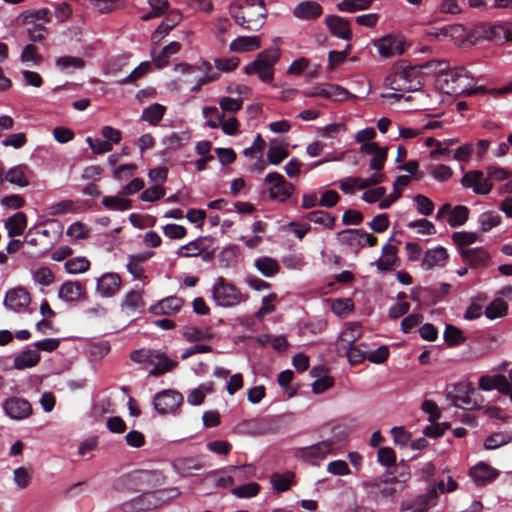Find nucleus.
Listing matches in <instances>:
<instances>
[{
  "instance_id": "38",
  "label": "nucleus",
  "mask_w": 512,
  "mask_h": 512,
  "mask_svg": "<svg viewBox=\"0 0 512 512\" xmlns=\"http://www.w3.org/2000/svg\"><path fill=\"white\" fill-rule=\"evenodd\" d=\"M255 267L265 277H273L280 271L278 261L268 256L257 258Z\"/></svg>"
},
{
  "instance_id": "58",
  "label": "nucleus",
  "mask_w": 512,
  "mask_h": 512,
  "mask_svg": "<svg viewBox=\"0 0 512 512\" xmlns=\"http://www.w3.org/2000/svg\"><path fill=\"white\" fill-rule=\"evenodd\" d=\"M219 106L223 113H236L242 109V98L223 97L219 100Z\"/></svg>"
},
{
  "instance_id": "2",
  "label": "nucleus",
  "mask_w": 512,
  "mask_h": 512,
  "mask_svg": "<svg viewBox=\"0 0 512 512\" xmlns=\"http://www.w3.org/2000/svg\"><path fill=\"white\" fill-rule=\"evenodd\" d=\"M175 70L180 73L178 84L188 86L191 92H198L203 85L219 78V74L213 72L212 65L207 61L196 66L180 63L176 65ZM170 85L178 89L177 82L174 81Z\"/></svg>"
},
{
  "instance_id": "32",
  "label": "nucleus",
  "mask_w": 512,
  "mask_h": 512,
  "mask_svg": "<svg viewBox=\"0 0 512 512\" xmlns=\"http://www.w3.org/2000/svg\"><path fill=\"white\" fill-rule=\"evenodd\" d=\"M473 391L474 389L470 387V384L458 383L454 387V392H449L447 394V397L455 406L471 405L472 400L470 398V392Z\"/></svg>"
},
{
  "instance_id": "23",
  "label": "nucleus",
  "mask_w": 512,
  "mask_h": 512,
  "mask_svg": "<svg viewBox=\"0 0 512 512\" xmlns=\"http://www.w3.org/2000/svg\"><path fill=\"white\" fill-rule=\"evenodd\" d=\"M121 282L117 273H105L98 278L96 290L102 297H112L120 289Z\"/></svg>"
},
{
  "instance_id": "36",
  "label": "nucleus",
  "mask_w": 512,
  "mask_h": 512,
  "mask_svg": "<svg viewBox=\"0 0 512 512\" xmlns=\"http://www.w3.org/2000/svg\"><path fill=\"white\" fill-rule=\"evenodd\" d=\"M55 66L62 72L81 70L85 67V61L80 57L64 55L55 60Z\"/></svg>"
},
{
  "instance_id": "27",
  "label": "nucleus",
  "mask_w": 512,
  "mask_h": 512,
  "mask_svg": "<svg viewBox=\"0 0 512 512\" xmlns=\"http://www.w3.org/2000/svg\"><path fill=\"white\" fill-rule=\"evenodd\" d=\"M479 388L485 391L497 389L502 394L511 392V384L504 375H484L479 379Z\"/></svg>"
},
{
  "instance_id": "46",
  "label": "nucleus",
  "mask_w": 512,
  "mask_h": 512,
  "mask_svg": "<svg viewBox=\"0 0 512 512\" xmlns=\"http://www.w3.org/2000/svg\"><path fill=\"white\" fill-rule=\"evenodd\" d=\"M91 228L82 222L72 223L66 231V235L70 237L72 241L84 240L89 238Z\"/></svg>"
},
{
  "instance_id": "35",
  "label": "nucleus",
  "mask_w": 512,
  "mask_h": 512,
  "mask_svg": "<svg viewBox=\"0 0 512 512\" xmlns=\"http://www.w3.org/2000/svg\"><path fill=\"white\" fill-rule=\"evenodd\" d=\"M470 475L478 485H482L496 477L493 468L485 463H479L470 469Z\"/></svg>"
},
{
  "instance_id": "64",
  "label": "nucleus",
  "mask_w": 512,
  "mask_h": 512,
  "mask_svg": "<svg viewBox=\"0 0 512 512\" xmlns=\"http://www.w3.org/2000/svg\"><path fill=\"white\" fill-rule=\"evenodd\" d=\"M444 338L448 345L454 346L463 343L465 338L462 331L453 325H447L444 331Z\"/></svg>"
},
{
  "instance_id": "15",
  "label": "nucleus",
  "mask_w": 512,
  "mask_h": 512,
  "mask_svg": "<svg viewBox=\"0 0 512 512\" xmlns=\"http://www.w3.org/2000/svg\"><path fill=\"white\" fill-rule=\"evenodd\" d=\"M3 409L10 418L15 420L28 418L32 414L31 404L19 397L8 398L3 404Z\"/></svg>"
},
{
  "instance_id": "19",
  "label": "nucleus",
  "mask_w": 512,
  "mask_h": 512,
  "mask_svg": "<svg viewBox=\"0 0 512 512\" xmlns=\"http://www.w3.org/2000/svg\"><path fill=\"white\" fill-rule=\"evenodd\" d=\"M33 171L26 164H18L7 170L5 180L12 185L25 188L30 185Z\"/></svg>"
},
{
  "instance_id": "30",
  "label": "nucleus",
  "mask_w": 512,
  "mask_h": 512,
  "mask_svg": "<svg viewBox=\"0 0 512 512\" xmlns=\"http://www.w3.org/2000/svg\"><path fill=\"white\" fill-rule=\"evenodd\" d=\"M270 483L274 492H286L296 484L295 473L290 470L283 473L274 472L270 476Z\"/></svg>"
},
{
  "instance_id": "48",
  "label": "nucleus",
  "mask_w": 512,
  "mask_h": 512,
  "mask_svg": "<svg viewBox=\"0 0 512 512\" xmlns=\"http://www.w3.org/2000/svg\"><path fill=\"white\" fill-rule=\"evenodd\" d=\"M260 485L256 482H249L247 484L232 488L231 493L237 498H252L259 494Z\"/></svg>"
},
{
  "instance_id": "31",
  "label": "nucleus",
  "mask_w": 512,
  "mask_h": 512,
  "mask_svg": "<svg viewBox=\"0 0 512 512\" xmlns=\"http://www.w3.org/2000/svg\"><path fill=\"white\" fill-rule=\"evenodd\" d=\"M437 497L436 489H430L426 494L420 495L412 501L403 502L401 509L410 512H427L429 502Z\"/></svg>"
},
{
  "instance_id": "26",
  "label": "nucleus",
  "mask_w": 512,
  "mask_h": 512,
  "mask_svg": "<svg viewBox=\"0 0 512 512\" xmlns=\"http://www.w3.org/2000/svg\"><path fill=\"white\" fill-rule=\"evenodd\" d=\"M325 23L330 30L331 34L337 38L350 40L352 38V31L349 22L337 15L326 17Z\"/></svg>"
},
{
  "instance_id": "56",
  "label": "nucleus",
  "mask_w": 512,
  "mask_h": 512,
  "mask_svg": "<svg viewBox=\"0 0 512 512\" xmlns=\"http://www.w3.org/2000/svg\"><path fill=\"white\" fill-rule=\"evenodd\" d=\"M388 148L383 147L378 152L374 153L369 161V167L373 170V173L383 174L382 169L387 160Z\"/></svg>"
},
{
  "instance_id": "54",
  "label": "nucleus",
  "mask_w": 512,
  "mask_h": 512,
  "mask_svg": "<svg viewBox=\"0 0 512 512\" xmlns=\"http://www.w3.org/2000/svg\"><path fill=\"white\" fill-rule=\"evenodd\" d=\"M325 84V98L326 99H332L334 101H343L347 99L350 96V93L343 87L336 85V84H330V83H324Z\"/></svg>"
},
{
  "instance_id": "63",
  "label": "nucleus",
  "mask_w": 512,
  "mask_h": 512,
  "mask_svg": "<svg viewBox=\"0 0 512 512\" xmlns=\"http://www.w3.org/2000/svg\"><path fill=\"white\" fill-rule=\"evenodd\" d=\"M20 60L23 63L32 62L35 65H38L42 60V56L38 53L36 46L33 44H27L21 52Z\"/></svg>"
},
{
  "instance_id": "47",
  "label": "nucleus",
  "mask_w": 512,
  "mask_h": 512,
  "mask_svg": "<svg viewBox=\"0 0 512 512\" xmlns=\"http://www.w3.org/2000/svg\"><path fill=\"white\" fill-rule=\"evenodd\" d=\"M105 208L115 211H125L131 207V201L120 196H106L102 199Z\"/></svg>"
},
{
  "instance_id": "8",
  "label": "nucleus",
  "mask_w": 512,
  "mask_h": 512,
  "mask_svg": "<svg viewBox=\"0 0 512 512\" xmlns=\"http://www.w3.org/2000/svg\"><path fill=\"white\" fill-rule=\"evenodd\" d=\"M265 182L269 185V196L273 200L284 202L292 195L294 186L286 181L283 175L273 172L265 177Z\"/></svg>"
},
{
  "instance_id": "52",
  "label": "nucleus",
  "mask_w": 512,
  "mask_h": 512,
  "mask_svg": "<svg viewBox=\"0 0 512 512\" xmlns=\"http://www.w3.org/2000/svg\"><path fill=\"white\" fill-rule=\"evenodd\" d=\"M212 391L211 384H202L193 389L187 396V402L191 405H200L203 403L206 395Z\"/></svg>"
},
{
  "instance_id": "6",
  "label": "nucleus",
  "mask_w": 512,
  "mask_h": 512,
  "mask_svg": "<svg viewBox=\"0 0 512 512\" xmlns=\"http://www.w3.org/2000/svg\"><path fill=\"white\" fill-rule=\"evenodd\" d=\"M212 298L217 306L233 307L244 301L239 289L223 277H218L212 287Z\"/></svg>"
},
{
  "instance_id": "18",
  "label": "nucleus",
  "mask_w": 512,
  "mask_h": 512,
  "mask_svg": "<svg viewBox=\"0 0 512 512\" xmlns=\"http://www.w3.org/2000/svg\"><path fill=\"white\" fill-rule=\"evenodd\" d=\"M334 449V442L332 440H324L309 447H304L300 450V456L311 463H316L324 459Z\"/></svg>"
},
{
  "instance_id": "20",
  "label": "nucleus",
  "mask_w": 512,
  "mask_h": 512,
  "mask_svg": "<svg viewBox=\"0 0 512 512\" xmlns=\"http://www.w3.org/2000/svg\"><path fill=\"white\" fill-rule=\"evenodd\" d=\"M460 255L465 263L475 269L486 267L490 263V255L482 247L460 248Z\"/></svg>"
},
{
  "instance_id": "43",
  "label": "nucleus",
  "mask_w": 512,
  "mask_h": 512,
  "mask_svg": "<svg viewBox=\"0 0 512 512\" xmlns=\"http://www.w3.org/2000/svg\"><path fill=\"white\" fill-rule=\"evenodd\" d=\"M121 306L122 309H126L132 312L141 311L145 306L141 291L131 290L126 293Z\"/></svg>"
},
{
  "instance_id": "44",
  "label": "nucleus",
  "mask_w": 512,
  "mask_h": 512,
  "mask_svg": "<svg viewBox=\"0 0 512 512\" xmlns=\"http://www.w3.org/2000/svg\"><path fill=\"white\" fill-rule=\"evenodd\" d=\"M512 441V433L504 431V432H495L486 438L484 442V446L488 450L497 449L502 447Z\"/></svg>"
},
{
  "instance_id": "29",
  "label": "nucleus",
  "mask_w": 512,
  "mask_h": 512,
  "mask_svg": "<svg viewBox=\"0 0 512 512\" xmlns=\"http://www.w3.org/2000/svg\"><path fill=\"white\" fill-rule=\"evenodd\" d=\"M261 47L259 36H239L229 44V50L233 53H246L258 50Z\"/></svg>"
},
{
  "instance_id": "21",
  "label": "nucleus",
  "mask_w": 512,
  "mask_h": 512,
  "mask_svg": "<svg viewBox=\"0 0 512 512\" xmlns=\"http://www.w3.org/2000/svg\"><path fill=\"white\" fill-rule=\"evenodd\" d=\"M159 500L155 498L153 493H143L134 499L122 504L124 512H140L156 508Z\"/></svg>"
},
{
  "instance_id": "50",
  "label": "nucleus",
  "mask_w": 512,
  "mask_h": 512,
  "mask_svg": "<svg viewBox=\"0 0 512 512\" xmlns=\"http://www.w3.org/2000/svg\"><path fill=\"white\" fill-rule=\"evenodd\" d=\"M90 268V261L86 257H74L66 261L65 269L69 274L84 273Z\"/></svg>"
},
{
  "instance_id": "11",
  "label": "nucleus",
  "mask_w": 512,
  "mask_h": 512,
  "mask_svg": "<svg viewBox=\"0 0 512 512\" xmlns=\"http://www.w3.org/2000/svg\"><path fill=\"white\" fill-rule=\"evenodd\" d=\"M372 43L374 47H376L379 55L383 58L402 55L407 48L405 41L391 34L375 39Z\"/></svg>"
},
{
  "instance_id": "51",
  "label": "nucleus",
  "mask_w": 512,
  "mask_h": 512,
  "mask_svg": "<svg viewBox=\"0 0 512 512\" xmlns=\"http://www.w3.org/2000/svg\"><path fill=\"white\" fill-rule=\"evenodd\" d=\"M501 216L495 212L487 211L480 215L479 223L482 232H487L501 223Z\"/></svg>"
},
{
  "instance_id": "49",
  "label": "nucleus",
  "mask_w": 512,
  "mask_h": 512,
  "mask_svg": "<svg viewBox=\"0 0 512 512\" xmlns=\"http://www.w3.org/2000/svg\"><path fill=\"white\" fill-rule=\"evenodd\" d=\"M468 216V208L466 206L458 205L451 210L447 222L451 227H458L467 221Z\"/></svg>"
},
{
  "instance_id": "7",
  "label": "nucleus",
  "mask_w": 512,
  "mask_h": 512,
  "mask_svg": "<svg viewBox=\"0 0 512 512\" xmlns=\"http://www.w3.org/2000/svg\"><path fill=\"white\" fill-rule=\"evenodd\" d=\"M365 485L370 488L372 492L379 494L383 498L393 497L404 488V482L390 473H385L380 477L373 478Z\"/></svg>"
},
{
  "instance_id": "28",
  "label": "nucleus",
  "mask_w": 512,
  "mask_h": 512,
  "mask_svg": "<svg viewBox=\"0 0 512 512\" xmlns=\"http://www.w3.org/2000/svg\"><path fill=\"white\" fill-rule=\"evenodd\" d=\"M362 235L363 230L345 229L337 233V240L341 245H344L351 251L357 253L361 248H363Z\"/></svg>"
},
{
  "instance_id": "5",
  "label": "nucleus",
  "mask_w": 512,
  "mask_h": 512,
  "mask_svg": "<svg viewBox=\"0 0 512 512\" xmlns=\"http://www.w3.org/2000/svg\"><path fill=\"white\" fill-rule=\"evenodd\" d=\"M441 89L447 94H465L474 85V79L463 67H456L446 72L440 80Z\"/></svg>"
},
{
  "instance_id": "53",
  "label": "nucleus",
  "mask_w": 512,
  "mask_h": 512,
  "mask_svg": "<svg viewBox=\"0 0 512 512\" xmlns=\"http://www.w3.org/2000/svg\"><path fill=\"white\" fill-rule=\"evenodd\" d=\"M289 156L288 150L280 145L270 143L269 150L267 152V160L272 165H278L281 161Z\"/></svg>"
},
{
  "instance_id": "10",
  "label": "nucleus",
  "mask_w": 512,
  "mask_h": 512,
  "mask_svg": "<svg viewBox=\"0 0 512 512\" xmlns=\"http://www.w3.org/2000/svg\"><path fill=\"white\" fill-rule=\"evenodd\" d=\"M31 300V295L27 289L18 286L9 289L5 293L4 305L13 312L25 313L28 310Z\"/></svg>"
},
{
  "instance_id": "60",
  "label": "nucleus",
  "mask_w": 512,
  "mask_h": 512,
  "mask_svg": "<svg viewBox=\"0 0 512 512\" xmlns=\"http://www.w3.org/2000/svg\"><path fill=\"white\" fill-rule=\"evenodd\" d=\"M202 251L203 248L200 245V241L195 240L181 246L176 254L179 257H196L200 255Z\"/></svg>"
},
{
  "instance_id": "22",
  "label": "nucleus",
  "mask_w": 512,
  "mask_h": 512,
  "mask_svg": "<svg viewBox=\"0 0 512 512\" xmlns=\"http://www.w3.org/2000/svg\"><path fill=\"white\" fill-rule=\"evenodd\" d=\"M362 336V328L358 323H349L339 335L336 342V350L339 355L342 350L353 346L354 343Z\"/></svg>"
},
{
  "instance_id": "13",
  "label": "nucleus",
  "mask_w": 512,
  "mask_h": 512,
  "mask_svg": "<svg viewBox=\"0 0 512 512\" xmlns=\"http://www.w3.org/2000/svg\"><path fill=\"white\" fill-rule=\"evenodd\" d=\"M203 115L208 116L210 113L215 114V119L207 120V125L211 128L221 126L222 131L227 135H235L238 131L239 121L235 117L224 119V115L219 112L217 107H204Z\"/></svg>"
},
{
  "instance_id": "25",
  "label": "nucleus",
  "mask_w": 512,
  "mask_h": 512,
  "mask_svg": "<svg viewBox=\"0 0 512 512\" xmlns=\"http://www.w3.org/2000/svg\"><path fill=\"white\" fill-rule=\"evenodd\" d=\"M183 306V300L176 296L167 297L160 300L155 305L149 308V311L154 315H175L180 311Z\"/></svg>"
},
{
  "instance_id": "37",
  "label": "nucleus",
  "mask_w": 512,
  "mask_h": 512,
  "mask_svg": "<svg viewBox=\"0 0 512 512\" xmlns=\"http://www.w3.org/2000/svg\"><path fill=\"white\" fill-rule=\"evenodd\" d=\"M27 226V217L23 212H17L6 221V228L10 237L20 236Z\"/></svg>"
},
{
  "instance_id": "41",
  "label": "nucleus",
  "mask_w": 512,
  "mask_h": 512,
  "mask_svg": "<svg viewBox=\"0 0 512 512\" xmlns=\"http://www.w3.org/2000/svg\"><path fill=\"white\" fill-rule=\"evenodd\" d=\"M484 37L495 41H510L512 39V30L504 24L490 26L484 34Z\"/></svg>"
},
{
  "instance_id": "40",
  "label": "nucleus",
  "mask_w": 512,
  "mask_h": 512,
  "mask_svg": "<svg viewBox=\"0 0 512 512\" xmlns=\"http://www.w3.org/2000/svg\"><path fill=\"white\" fill-rule=\"evenodd\" d=\"M305 218L315 224L321 225L326 229H333L336 223V217L323 210L309 212Z\"/></svg>"
},
{
  "instance_id": "12",
  "label": "nucleus",
  "mask_w": 512,
  "mask_h": 512,
  "mask_svg": "<svg viewBox=\"0 0 512 512\" xmlns=\"http://www.w3.org/2000/svg\"><path fill=\"white\" fill-rule=\"evenodd\" d=\"M182 402L183 396L181 393L168 389L155 395L153 405L160 414H167L178 409Z\"/></svg>"
},
{
  "instance_id": "24",
  "label": "nucleus",
  "mask_w": 512,
  "mask_h": 512,
  "mask_svg": "<svg viewBox=\"0 0 512 512\" xmlns=\"http://www.w3.org/2000/svg\"><path fill=\"white\" fill-rule=\"evenodd\" d=\"M322 6L315 1H302L293 9V16L300 20L313 21L322 15Z\"/></svg>"
},
{
  "instance_id": "17",
  "label": "nucleus",
  "mask_w": 512,
  "mask_h": 512,
  "mask_svg": "<svg viewBox=\"0 0 512 512\" xmlns=\"http://www.w3.org/2000/svg\"><path fill=\"white\" fill-rule=\"evenodd\" d=\"M58 297L68 303L84 300L86 288L79 281H66L59 287Z\"/></svg>"
},
{
  "instance_id": "4",
  "label": "nucleus",
  "mask_w": 512,
  "mask_h": 512,
  "mask_svg": "<svg viewBox=\"0 0 512 512\" xmlns=\"http://www.w3.org/2000/svg\"><path fill=\"white\" fill-rule=\"evenodd\" d=\"M279 58V48L263 50L252 63L244 68V71L247 75H257L262 82H271L274 76V65L278 62Z\"/></svg>"
},
{
  "instance_id": "33",
  "label": "nucleus",
  "mask_w": 512,
  "mask_h": 512,
  "mask_svg": "<svg viewBox=\"0 0 512 512\" xmlns=\"http://www.w3.org/2000/svg\"><path fill=\"white\" fill-rule=\"evenodd\" d=\"M40 353L35 349H27L20 352L14 358V367L23 370L36 366L40 361Z\"/></svg>"
},
{
  "instance_id": "57",
  "label": "nucleus",
  "mask_w": 512,
  "mask_h": 512,
  "mask_svg": "<svg viewBox=\"0 0 512 512\" xmlns=\"http://www.w3.org/2000/svg\"><path fill=\"white\" fill-rule=\"evenodd\" d=\"M465 31V28L462 24H454V25H448L441 29H439L438 32L434 33L433 35L437 38H449V39H456L463 35Z\"/></svg>"
},
{
  "instance_id": "45",
  "label": "nucleus",
  "mask_w": 512,
  "mask_h": 512,
  "mask_svg": "<svg viewBox=\"0 0 512 512\" xmlns=\"http://www.w3.org/2000/svg\"><path fill=\"white\" fill-rule=\"evenodd\" d=\"M165 110L163 105L152 104L143 110L142 119L151 125H157L163 118Z\"/></svg>"
},
{
  "instance_id": "14",
  "label": "nucleus",
  "mask_w": 512,
  "mask_h": 512,
  "mask_svg": "<svg viewBox=\"0 0 512 512\" xmlns=\"http://www.w3.org/2000/svg\"><path fill=\"white\" fill-rule=\"evenodd\" d=\"M147 363L153 366V369L150 370L149 375L154 377H158L166 372H169L178 365L177 361L168 358L163 351L153 349L150 353Z\"/></svg>"
},
{
  "instance_id": "59",
  "label": "nucleus",
  "mask_w": 512,
  "mask_h": 512,
  "mask_svg": "<svg viewBox=\"0 0 512 512\" xmlns=\"http://www.w3.org/2000/svg\"><path fill=\"white\" fill-rule=\"evenodd\" d=\"M331 309L337 316L344 317L353 310V302L348 298H339L332 302Z\"/></svg>"
},
{
  "instance_id": "9",
  "label": "nucleus",
  "mask_w": 512,
  "mask_h": 512,
  "mask_svg": "<svg viewBox=\"0 0 512 512\" xmlns=\"http://www.w3.org/2000/svg\"><path fill=\"white\" fill-rule=\"evenodd\" d=\"M461 185L464 188L472 189L478 195H487L493 188L490 177L485 176L484 172L480 170L467 171L461 179Z\"/></svg>"
},
{
  "instance_id": "39",
  "label": "nucleus",
  "mask_w": 512,
  "mask_h": 512,
  "mask_svg": "<svg viewBox=\"0 0 512 512\" xmlns=\"http://www.w3.org/2000/svg\"><path fill=\"white\" fill-rule=\"evenodd\" d=\"M397 248L386 244L382 248V257L376 261V266L381 271L390 270L396 263Z\"/></svg>"
},
{
  "instance_id": "16",
  "label": "nucleus",
  "mask_w": 512,
  "mask_h": 512,
  "mask_svg": "<svg viewBox=\"0 0 512 512\" xmlns=\"http://www.w3.org/2000/svg\"><path fill=\"white\" fill-rule=\"evenodd\" d=\"M449 259L447 250L438 246L432 249H428L424 254L421 262V267L424 270H432L435 268L444 267Z\"/></svg>"
},
{
  "instance_id": "34",
  "label": "nucleus",
  "mask_w": 512,
  "mask_h": 512,
  "mask_svg": "<svg viewBox=\"0 0 512 512\" xmlns=\"http://www.w3.org/2000/svg\"><path fill=\"white\" fill-rule=\"evenodd\" d=\"M152 255L153 252H146L129 256L127 269L134 279L142 280L145 278L144 268L142 264L145 261H147Z\"/></svg>"
},
{
  "instance_id": "61",
  "label": "nucleus",
  "mask_w": 512,
  "mask_h": 512,
  "mask_svg": "<svg viewBox=\"0 0 512 512\" xmlns=\"http://www.w3.org/2000/svg\"><path fill=\"white\" fill-rule=\"evenodd\" d=\"M407 227L417 229V232L422 235H433L436 233L434 224L424 218L409 222Z\"/></svg>"
},
{
  "instance_id": "55",
  "label": "nucleus",
  "mask_w": 512,
  "mask_h": 512,
  "mask_svg": "<svg viewBox=\"0 0 512 512\" xmlns=\"http://www.w3.org/2000/svg\"><path fill=\"white\" fill-rule=\"evenodd\" d=\"M507 308V304L502 299L496 298L487 306L485 314L489 319H495L504 316Z\"/></svg>"
},
{
  "instance_id": "62",
  "label": "nucleus",
  "mask_w": 512,
  "mask_h": 512,
  "mask_svg": "<svg viewBox=\"0 0 512 512\" xmlns=\"http://www.w3.org/2000/svg\"><path fill=\"white\" fill-rule=\"evenodd\" d=\"M13 479L17 487L25 489L31 482L32 474L27 468L18 467L13 472Z\"/></svg>"
},
{
  "instance_id": "3",
  "label": "nucleus",
  "mask_w": 512,
  "mask_h": 512,
  "mask_svg": "<svg viewBox=\"0 0 512 512\" xmlns=\"http://www.w3.org/2000/svg\"><path fill=\"white\" fill-rule=\"evenodd\" d=\"M384 85L386 88L393 90L394 93L382 96L399 100L404 97V93L420 89L421 77L415 68H397L386 76Z\"/></svg>"
},
{
  "instance_id": "1",
  "label": "nucleus",
  "mask_w": 512,
  "mask_h": 512,
  "mask_svg": "<svg viewBox=\"0 0 512 512\" xmlns=\"http://www.w3.org/2000/svg\"><path fill=\"white\" fill-rule=\"evenodd\" d=\"M228 12L234 22L247 31H258L265 24L267 9L263 0H233Z\"/></svg>"
},
{
  "instance_id": "42",
  "label": "nucleus",
  "mask_w": 512,
  "mask_h": 512,
  "mask_svg": "<svg viewBox=\"0 0 512 512\" xmlns=\"http://www.w3.org/2000/svg\"><path fill=\"white\" fill-rule=\"evenodd\" d=\"M341 355H345L350 364L357 365L367 359L368 346L366 344L353 345L342 350Z\"/></svg>"
}]
</instances>
